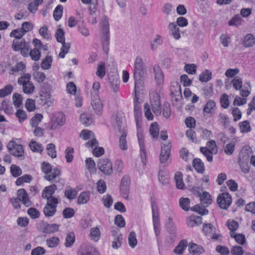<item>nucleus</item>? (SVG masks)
<instances>
[{
	"mask_svg": "<svg viewBox=\"0 0 255 255\" xmlns=\"http://www.w3.org/2000/svg\"><path fill=\"white\" fill-rule=\"evenodd\" d=\"M128 241L129 246L134 248L137 245V239L136 234L134 231L130 232L128 237Z\"/></svg>",
	"mask_w": 255,
	"mask_h": 255,
	"instance_id": "45",
	"label": "nucleus"
},
{
	"mask_svg": "<svg viewBox=\"0 0 255 255\" xmlns=\"http://www.w3.org/2000/svg\"><path fill=\"white\" fill-rule=\"evenodd\" d=\"M115 123L114 126H117L119 128L123 127L125 125V119L123 114L121 113H117L115 118Z\"/></svg>",
	"mask_w": 255,
	"mask_h": 255,
	"instance_id": "35",
	"label": "nucleus"
},
{
	"mask_svg": "<svg viewBox=\"0 0 255 255\" xmlns=\"http://www.w3.org/2000/svg\"><path fill=\"white\" fill-rule=\"evenodd\" d=\"M59 225L56 224H49L41 221L38 225V229L43 233L50 234L56 232L59 230Z\"/></svg>",
	"mask_w": 255,
	"mask_h": 255,
	"instance_id": "7",
	"label": "nucleus"
},
{
	"mask_svg": "<svg viewBox=\"0 0 255 255\" xmlns=\"http://www.w3.org/2000/svg\"><path fill=\"white\" fill-rule=\"evenodd\" d=\"M46 245L50 248H56L60 243V240L57 237H52L46 241Z\"/></svg>",
	"mask_w": 255,
	"mask_h": 255,
	"instance_id": "34",
	"label": "nucleus"
},
{
	"mask_svg": "<svg viewBox=\"0 0 255 255\" xmlns=\"http://www.w3.org/2000/svg\"><path fill=\"white\" fill-rule=\"evenodd\" d=\"M187 246V241L186 240H182L174 248L173 252L177 255H182Z\"/></svg>",
	"mask_w": 255,
	"mask_h": 255,
	"instance_id": "19",
	"label": "nucleus"
},
{
	"mask_svg": "<svg viewBox=\"0 0 255 255\" xmlns=\"http://www.w3.org/2000/svg\"><path fill=\"white\" fill-rule=\"evenodd\" d=\"M80 120L81 123L85 127H88L92 123L93 120L85 113L80 115Z\"/></svg>",
	"mask_w": 255,
	"mask_h": 255,
	"instance_id": "43",
	"label": "nucleus"
},
{
	"mask_svg": "<svg viewBox=\"0 0 255 255\" xmlns=\"http://www.w3.org/2000/svg\"><path fill=\"white\" fill-rule=\"evenodd\" d=\"M232 202V198L230 194L225 192L219 195L217 198V202L219 207L224 210L227 209Z\"/></svg>",
	"mask_w": 255,
	"mask_h": 255,
	"instance_id": "9",
	"label": "nucleus"
},
{
	"mask_svg": "<svg viewBox=\"0 0 255 255\" xmlns=\"http://www.w3.org/2000/svg\"><path fill=\"white\" fill-rule=\"evenodd\" d=\"M62 46L61 48V51L59 54V57L61 58H63L66 53L68 52V51L70 48V44L69 43H65V42L61 43Z\"/></svg>",
	"mask_w": 255,
	"mask_h": 255,
	"instance_id": "51",
	"label": "nucleus"
},
{
	"mask_svg": "<svg viewBox=\"0 0 255 255\" xmlns=\"http://www.w3.org/2000/svg\"><path fill=\"white\" fill-rule=\"evenodd\" d=\"M43 116L41 114H37L30 120L31 126L33 128H38V124L41 121Z\"/></svg>",
	"mask_w": 255,
	"mask_h": 255,
	"instance_id": "46",
	"label": "nucleus"
},
{
	"mask_svg": "<svg viewBox=\"0 0 255 255\" xmlns=\"http://www.w3.org/2000/svg\"><path fill=\"white\" fill-rule=\"evenodd\" d=\"M174 180L176 182V186L178 189H183L184 187V184L182 179V174L180 172L176 173L174 176Z\"/></svg>",
	"mask_w": 255,
	"mask_h": 255,
	"instance_id": "31",
	"label": "nucleus"
},
{
	"mask_svg": "<svg viewBox=\"0 0 255 255\" xmlns=\"http://www.w3.org/2000/svg\"><path fill=\"white\" fill-rule=\"evenodd\" d=\"M66 121V118L63 113H56L51 115V128H57L62 126Z\"/></svg>",
	"mask_w": 255,
	"mask_h": 255,
	"instance_id": "10",
	"label": "nucleus"
},
{
	"mask_svg": "<svg viewBox=\"0 0 255 255\" xmlns=\"http://www.w3.org/2000/svg\"><path fill=\"white\" fill-rule=\"evenodd\" d=\"M7 147L9 152L13 156L18 158L24 157V149L21 144H18L14 141H10Z\"/></svg>",
	"mask_w": 255,
	"mask_h": 255,
	"instance_id": "5",
	"label": "nucleus"
},
{
	"mask_svg": "<svg viewBox=\"0 0 255 255\" xmlns=\"http://www.w3.org/2000/svg\"><path fill=\"white\" fill-rule=\"evenodd\" d=\"M200 197L202 204L206 205L207 206L211 204L212 199L211 195L207 192H204Z\"/></svg>",
	"mask_w": 255,
	"mask_h": 255,
	"instance_id": "38",
	"label": "nucleus"
},
{
	"mask_svg": "<svg viewBox=\"0 0 255 255\" xmlns=\"http://www.w3.org/2000/svg\"><path fill=\"white\" fill-rule=\"evenodd\" d=\"M43 211L46 217H51L55 215L56 212V208H55V206H50L49 204H46L44 207Z\"/></svg>",
	"mask_w": 255,
	"mask_h": 255,
	"instance_id": "29",
	"label": "nucleus"
},
{
	"mask_svg": "<svg viewBox=\"0 0 255 255\" xmlns=\"http://www.w3.org/2000/svg\"><path fill=\"white\" fill-rule=\"evenodd\" d=\"M52 61L51 56H47L42 61L41 67L42 69L47 70L50 68Z\"/></svg>",
	"mask_w": 255,
	"mask_h": 255,
	"instance_id": "50",
	"label": "nucleus"
},
{
	"mask_svg": "<svg viewBox=\"0 0 255 255\" xmlns=\"http://www.w3.org/2000/svg\"><path fill=\"white\" fill-rule=\"evenodd\" d=\"M57 188V186L55 184L46 187L42 191V197L43 198H47L52 196Z\"/></svg>",
	"mask_w": 255,
	"mask_h": 255,
	"instance_id": "21",
	"label": "nucleus"
},
{
	"mask_svg": "<svg viewBox=\"0 0 255 255\" xmlns=\"http://www.w3.org/2000/svg\"><path fill=\"white\" fill-rule=\"evenodd\" d=\"M25 34V33L21 28H17L13 30L10 33L11 37H14L16 39H20L21 37Z\"/></svg>",
	"mask_w": 255,
	"mask_h": 255,
	"instance_id": "61",
	"label": "nucleus"
},
{
	"mask_svg": "<svg viewBox=\"0 0 255 255\" xmlns=\"http://www.w3.org/2000/svg\"><path fill=\"white\" fill-rule=\"evenodd\" d=\"M200 151L206 156L207 161L211 162L213 160L212 151L206 147H201L200 149Z\"/></svg>",
	"mask_w": 255,
	"mask_h": 255,
	"instance_id": "44",
	"label": "nucleus"
},
{
	"mask_svg": "<svg viewBox=\"0 0 255 255\" xmlns=\"http://www.w3.org/2000/svg\"><path fill=\"white\" fill-rule=\"evenodd\" d=\"M27 45L24 39H21L20 41L18 40H14L13 41L12 48L14 51H19Z\"/></svg>",
	"mask_w": 255,
	"mask_h": 255,
	"instance_id": "30",
	"label": "nucleus"
},
{
	"mask_svg": "<svg viewBox=\"0 0 255 255\" xmlns=\"http://www.w3.org/2000/svg\"><path fill=\"white\" fill-rule=\"evenodd\" d=\"M10 171L14 177H17L22 174L21 169L15 164H12L11 165Z\"/></svg>",
	"mask_w": 255,
	"mask_h": 255,
	"instance_id": "48",
	"label": "nucleus"
},
{
	"mask_svg": "<svg viewBox=\"0 0 255 255\" xmlns=\"http://www.w3.org/2000/svg\"><path fill=\"white\" fill-rule=\"evenodd\" d=\"M166 228L167 232L171 235H173L175 237L177 232V230L173 222L171 217H168L167 222L166 224Z\"/></svg>",
	"mask_w": 255,
	"mask_h": 255,
	"instance_id": "24",
	"label": "nucleus"
},
{
	"mask_svg": "<svg viewBox=\"0 0 255 255\" xmlns=\"http://www.w3.org/2000/svg\"><path fill=\"white\" fill-rule=\"evenodd\" d=\"M30 149L37 152H41L43 150L42 144L37 143L36 141L32 140L29 144Z\"/></svg>",
	"mask_w": 255,
	"mask_h": 255,
	"instance_id": "41",
	"label": "nucleus"
},
{
	"mask_svg": "<svg viewBox=\"0 0 255 255\" xmlns=\"http://www.w3.org/2000/svg\"><path fill=\"white\" fill-rule=\"evenodd\" d=\"M91 106L97 115H101L102 114L103 105L98 95L94 97L91 102Z\"/></svg>",
	"mask_w": 255,
	"mask_h": 255,
	"instance_id": "14",
	"label": "nucleus"
},
{
	"mask_svg": "<svg viewBox=\"0 0 255 255\" xmlns=\"http://www.w3.org/2000/svg\"><path fill=\"white\" fill-rule=\"evenodd\" d=\"M151 206L152 210V222H160L158 207L156 203L154 201H151Z\"/></svg>",
	"mask_w": 255,
	"mask_h": 255,
	"instance_id": "25",
	"label": "nucleus"
},
{
	"mask_svg": "<svg viewBox=\"0 0 255 255\" xmlns=\"http://www.w3.org/2000/svg\"><path fill=\"white\" fill-rule=\"evenodd\" d=\"M101 23L102 27L103 35H109V24L108 17L104 16Z\"/></svg>",
	"mask_w": 255,
	"mask_h": 255,
	"instance_id": "32",
	"label": "nucleus"
},
{
	"mask_svg": "<svg viewBox=\"0 0 255 255\" xmlns=\"http://www.w3.org/2000/svg\"><path fill=\"white\" fill-rule=\"evenodd\" d=\"M190 200L188 198H181L179 200V204L181 208L185 210L188 211L189 209Z\"/></svg>",
	"mask_w": 255,
	"mask_h": 255,
	"instance_id": "64",
	"label": "nucleus"
},
{
	"mask_svg": "<svg viewBox=\"0 0 255 255\" xmlns=\"http://www.w3.org/2000/svg\"><path fill=\"white\" fill-rule=\"evenodd\" d=\"M181 92V90L180 85L177 82L173 83L170 88V95L171 97H173V95Z\"/></svg>",
	"mask_w": 255,
	"mask_h": 255,
	"instance_id": "62",
	"label": "nucleus"
},
{
	"mask_svg": "<svg viewBox=\"0 0 255 255\" xmlns=\"http://www.w3.org/2000/svg\"><path fill=\"white\" fill-rule=\"evenodd\" d=\"M90 194L89 192H82L78 197L77 203L80 205L86 204L90 200Z\"/></svg>",
	"mask_w": 255,
	"mask_h": 255,
	"instance_id": "26",
	"label": "nucleus"
},
{
	"mask_svg": "<svg viewBox=\"0 0 255 255\" xmlns=\"http://www.w3.org/2000/svg\"><path fill=\"white\" fill-rule=\"evenodd\" d=\"M119 131L121 133L119 138V146L122 150H125L128 149V144L127 141V131L125 130L120 129Z\"/></svg>",
	"mask_w": 255,
	"mask_h": 255,
	"instance_id": "15",
	"label": "nucleus"
},
{
	"mask_svg": "<svg viewBox=\"0 0 255 255\" xmlns=\"http://www.w3.org/2000/svg\"><path fill=\"white\" fill-rule=\"evenodd\" d=\"M96 74L99 77L102 78H103L105 74V63L103 62H100V63L98 65L97 67V70L96 72Z\"/></svg>",
	"mask_w": 255,
	"mask_h": 255,
	"instance_id": "54",
	"label": "nucleus"
},
{
	"mask_svg": "<svg viewBox=\"0 0 255 255\" xmlns=\"http://www.w3.org/2000/svg\"><path fill=\"white\" fill-rule=\"evenodd\" d=\"M35 87L31 82L28 83L26 85H23L22 87L23 92L26 94H30L33 93Z\"/></svg>",
	"mask_w": 255,
	"mask_h": 255,
	"instance_id": "63",
	"label": "nucleus"
},
{
	"mask_svg": "<svg viewBox=\"0 0 255 255\" xmlns=\"http://www.w3.org/2000/svg\"><path fill=\"white\" fill-rule=\"evenodd\" d=\"M46 150L49 156L52 158L56 157V151L55 150V146L53 143H49L47 144Z\"/></svg>",
	"mask_w": 255,
	"mask_h": 255,
	"instance_id": "60",
	"label": "nucleus"
},
{
	"mask_svg": "<svg viewBox=\"0 0 255 255\" xmlns=\"http://www.w3.org/2000/svg\"><path fill=\"white\" fill-rule=\"evenodd\" d=\"M179 153L180 158L186 162H188L193 156L192 154L189 152L188 149L185 147L181 148L179 151Z\"/></svg>",
	"mask_w": 255,
	"mask_h": 255,
	"instance_id": "23",
	"label": "nucleus"
},
{
	"mask_svg": "<svg viewBox=\"0 0 255 255\" xmlns=\"http://www.w3.org/2000/svg\"><path fill=\"white\" fill-rule=\"evenodd\" d=\"M65 32L61 28H58L55 33V37L57 41L59 43H63L65 42Z\"/></svg>",
	"mask_w": 255,
	"mask_h": 255,
	"instance_id": "52",
	"label": "nucleus"
},
{
	"mask_svg": "<svg viewBox=\"0 0 255 255\" xmlns=\"http://www.w3.org/2000/svg\"><path fill=\"white\" fill-rule=\"evenodd\" d=\"M8 103V101L3 100L1 103V107L5 113L11 115L13 113V108L9 105Z\"/></svg>",
	"mask_w": 255,
	"mask_h": 255,
	"instance_id": "57",
	"label": "nucleus"
},
{
	"mask_svg": "<svg viewBox=\"0 0 255 255\" xmlns=\"http://www.w3.org/2000/svg\"><path fill=\"white\" fill-rule=\"evenodd\" d=\"M30 78L31 75L29 74H25L18 78L17 83L18 84L22 86L26 85L27 83L30 82Z\"/></svg>",
	"mask_w": 255,
	"mask_h": 255,
	"instance_id": "55",
	"label": "nucleus"
},
{
	"mask_svg": "<svg viewBox=\"0 0 255 255\" xmlns=\"http://www.w3.org/2000/svg\"><path fill=\"white\" fill-rule=\"evenodd\" d=\"M137 136L140 148V155L141 162L143 164L145 165L146 163V152L144 145L143 132L141 128H137Z\"/></svg>",
	"mask_w": 255,
	"mask_h": 255,
	"instance_id": "4",
	"label": "nucleus"
},
{
	"mask_svg": "<svg viewBox=\"0 0 255 255\" xmlns=\"http://www.w3.org/2000/svg\"><path fill=\"white\" fill-rule=\"evenodd\" d=\"M212 73L209 70H205L200 75L199 80L202 82H207L211 79Z\"/></svg>",
	"mask_w": 255,
	"mask_h": 255,
	"instance_id": "53",
	"label": "nucleus"
},
{
	"mask_svg": "<svg viewBox=\"0 0 255 255\" xmlns=\"http://www.w3.org/2000/svg\"><path fill=\"white\" fill-rule=\"evenodd\" d=\"M134 79V97H138L144 89V78L142 76H133Z\"/></svg>",
	"mask_w": 255,
	"mask_h": 255,
	"instance_id": "12",
	"label": "nucleus"
},
{
	"mask_svg": "<svg viewBox=\"0 0 255 255\" xmlns=\"http://www.w3.org/2000/svg\"><path fill=\"white\" fill-rule=\"evenodd\" d=\"M130 182V178L127 175L124 176L121 182L120 193L122 197L126 199L128 198Z\"/></svg>",
	"mask_w": 255,
	"mask_h": 255,
	"instance_id": "6",
	"label": "nucleus"
},
{
	"mask_svg": "<svg viewBox=\"0 0 255 255\" xmlns=\"http://www.w3.org/2000/svg\"><path fill=\"white\" fill-rule=\"evenodd\" d=\"M40 92V100L41 102H43V104L48 107L50 106L52 104L54 100L50 95L49 86L46 85V87L43 86L41 87Z\"/></svg>",
	"mask_w": 255,
	"mask_h": 255,
	"instance_id": "8",
	"label": "nucleus"
},
{
	"mask_svg": "<svg viewBox=\"0 0 255 255\" xmlns=\"http://www.w3.org/2000/svg\"><path fill=\"white\" fill-rule=\"evenodd\" d=\"M32 177L30 175L25 174L18 177L15 181V184L17 186H20L23 183H29L32 180Z\"/></svg>",
	"mask_w": 255,
	"mask_h": 255,
	"instance_id": "36",
	"label": "nucleus"
},
{
	"mask_svg": "<svg viewBox=\"0 0 255 255\" xmlns=\"http://www.w3.org/2000/svg\"><path fill=\"white\" fill-rule=\"evenodd\" d=\"M216 106V103L214 101L210 100H209L206 105L204 106L203 111L205 113L209 114L211 113L214 108Z\"/></svg>",
	"mask_w": 255,
	"mask_h": 255,
	"instance_id": "47",
	"label": "nucleus"
},
{
	"mask_svg": "<svg viewBox=\"0 0 255 255\" xmlns=\"http://www.w3.org/2000/svg\"><path fill=\"white\" fill-rule=\"evenodd\" d=\"M242 44L245 47H250L255 44V37L252 34H247L243 38Z\"/></svg>",
	"mask_w": 255,
	"mask_h": 255,
	"instance_id": "17",
	"label": "nucleus"
},
{
	"mask_svg": "<svg viewBox=\"0 0 255 255\" xmlns=\"http://www.w3.org/2000/svg\"><path fill=\"white\" fill-rule=\"evenodd\" d=\"M63 6L58 5L53 11V17L56 21H58L61 17L63 13Z\"/></svg>",
	"mask_w": 255,
	"mask_h": 255,
	"instance_id": "49",
	"label": "nucleus"
},
{
	"mask_svg": "<svg viewBox=\"0 0 255 255\" xmlns=\"http://www.w3.org/2000/svg\"><path fill=\"white\" fill-rule=\"evenodd\" d=\"M233 87L236 90H241L243 86V81L242 79L239 77H235L232 81Z\"/></svg>",
	"mask_w": 255,
	"mask_h": 255,
	"instance_id": "56",
	"label": "nucleus"
},
{
	"mask_svg": "<svg viewBox=\"0 0 255 255\" xmlns=\"http://www.w3.org/2000/svg\"><path fill=\"white\" fill-rule=\"evenodd\" d=\"M13 103L16 107H19L22 104V97L21 95L18 93H15L13 95Z\"/></svg>",
	"mask_w": 255,
	"mask_h": 255,
	"instance_id": "58",
	"label": "nucleus"
},
{
	"mask_svg": "<svg viewBox=\"0 0 255 255\" xmlns=\"http://www.w3.org/2000/svg\"><path fill=\"white\" fill-rule=\"evenodd\" d=\"M169 28L172 32V34L175 39H179L180 38L179 27L173 22L169 25Z\"/></svg>",
	"mask_w": 255,
	"mask_h": 255,
	"instance_id": "33",
	"label": "nucleus"
},
{
	"mask_svg": "<svg viewBox=\"0 0 255 255\" xmlns=\"http://www.w3.org/2000/svg\"><path fill=\"white\" fill-rule=\"evenodd\" d=\"M202 223V218L200 216H191L187 220V224L189 227H194L201 225Z\"/></svg>",
	"mask_w": 255,
	"mask_h": 255,
	"instance_id": "22",
	"label": "nucleus"
},
{
	"mask_svg": "<svg viewBox=\"0 0 255 255\" xmlns=\"http://www.w3.org/2000/svg\"><path fill=\"white\" fill-rule=\"evenodd\" d=\"M98 168L105 174L111 175L113 172L112 162L108 158H102L97 162Z\"/></svg>",
	"mask_w": 255,
	"mask_h": 255,
	"instance_id": "3",
	"label": "nucleus"
},
{
	"mask_svg": "<svg viewBox=\"0 0 255 255\" xmlns=\"http://www.w3.org/2000/svg\"><path fill=\"white\" fill-rule=\"evenodd\" d=\"M218 121L221 126L227 127L230 125L229 117L224 114H220L218 116Z\"/></svg>",
	"mask_w": 255,
	"mask_h": 255,
	"instance_id": "37",
	"label": "nucleus"
},
{
	"mask_svg": "<svg viewBox=\"0 0 255 255\" xmlns=\"http://www.w3.org/2000/svg\"><path fill=\"white\" fill-rule=\"evenodd\" d=\"M153 70L155 73V79L159 84H162L164 80V75L160 67L158 65H155L153 67Z\"/></svg>",
	"mask_w": 255,
	"mask_h": 255,
	"instance_id": "20",
	"label": "nucleus"
},
{
	"mask_svg": "<svg viewBox=\"0 0 255 255\" xmlns=\"http://www.w3.org/2000/svg\"><path fill=\"white\" fill-rule=\"evenodd\" d=\"M145 70L142 59L137 57L134 61L133 76H142Z\"/></svg>",
	"mask_w": 255,
	"mask_h": 255,
	"instance_id": "11",
	"label": "nucleus"
},
{
	"mask_svg": "<svg viewBox=\"0 0 255 255\" xmlns=\"http://www.w3.org/2000/svg\"><path fill=\"white\" fill-rule=\"evenodd\" d=\"M163 43L162 37L159 35H156L153 42H150V47L152 51L156 50L158 46L161 45Z\"/></svg>",
	"mask_w": 255,
	"mask_h": 255,
	"instance_id": "39",
	"label": "nucleus"
},
{
	"mask_svg": "<svg viewBox=\"0 0 255 255\" xmlns=\"http://www.w3.org/2000/svg\"><path fill=\"white\" fill-rule=\"evenodd\" d=\"M77 191L70 186L66 187L64 192L65 196L69 200L75 199L77 196Z\"/></svg>",
	"mask_w": 255,
	"mask_h": 255,
	"instance_id": "27",
	"label": "nucleus"
},
{
	"mask_svg": "<svg viewBox=\"0 0 255 255\" xmlns=\"http://www.w3.org/2000/svg\"><path fill=\"white\" fill-rule=\"evenodd\" d=\"M171 147L172 144L170 141L161 143L159 155V160L161 163H165L169 159Z\"/></svg>",
	"mask_w": 255,
	"mask_h": 255,
	"instance_id": "2",
	"label": "nucleus"
},
{
	"mask_svg": "<svg viewBox=\"0 0 255 255\" xmlns=\"http://www.w3.org/2000/svg\"><path fill=\"white\" fill-rule=\"evenodd\" d=\"M13 89L11 85H7L3 88L0 90V97L3 98L10 94Z\"/></svg>",
	"mask_w": 255,
	"mask_h": 255,
	"instance_id": "42",
	"label": "nucleus"
},
{
	"mask_svg": "<svg viewBox=\"0 0 255 255\" xmlns=\"http://www.w3.org/2000/svg\"><path fill=\"white\" fill-rule=\"evenodd\" d=\"M75 242V235L73 232L67 234L65 239V246L67 248L71 247Z\"/></svg>",
	"mask_w": 255,
	"mask_h": 255,
	"instance_id": "40",
	"label": "nucleus"
},
{
	"mask_svg": "<svg viewBox=\"0 0 255 255\" xmlns=\"http://www.w3.org/2000/svg\"><path fill=\"white\" fill-rule=\"evenodd\" d=\"M151 107L161 106L160 98L157 93H152L150 95Z\"/></svg>",
	"mask_w": 255,
	"mask_h": 255,
	"instance_id": "28",
	"label": "nucleus"
},
{
	"mask_svg": "<svg viewBox=\"0 0 255 255\" xmlns=\"http://www.w3.org/2000/svg\"><path fill=\"white\" fill-rule=\"evenodd\" d=\"M188 250L190 253L193 255H200L204 252L201 246L194 243L189 244Z\"/></svg>",
	"mask_w": 255,
	"mask_h": 255,
	"instance_id": "18",
	"label": "nucleus"
},
{
	"mask_svg": "<svg viewBox=\"0 0 255 255\" xmlns=\"http://www.w3.org/2000/svg\"><path fill=\"white\" fill-rule=\"evenodd\" d=\"M90 236L92 240L97 241L100 237V231L97 227L93 228L90 231Z\"/></svg>",
	"mask_w": 255,
	"mask_h": 255,
	"instance_id": "59",
	"label": "nucleus"
},
{
	"mask_svg": "<svg viewBox=\"0 0 255 255\" xmlns=\"http://www.w3.org/2000/svg\"><path fill=\"white\" fill-rule=\"evenodd\" d=\"M193 166L195 170L199 173H203L205 170L204 163L200 158H194L192 161Z\"/></svg>",
	"mask_w": 255,
	"mask_h": 255,
	"instance_id": "16",
	"label": "nucleus"
},
{
	"mask_svg": "<svg viewBox=\"0 0 255 255\" xmlns=\"http://www.w3.org/2000/svg\"><path fill=\"white\" fill-rule=\"evenodd\" d=\"M17 198L22 201V203L27 207L31 205V203L29 201L28 194L24 189H20L17 191Z\"/></svg>",
	"mask_w": 255,
	"mask_h": 255,
	"instance_id": "13",
	"label": "nucleus"
},
{
	"mask_svg": "<svg viewBox=\"0 0 255 255\" xmlns=\"http://www.w3.org/2000/svg\"><path fill=\"white\" fill-rule=\"evenodd\" d=\"M42 170L45 173V180L51 181L54 180L61 174V170L58 167L52 168L50 164L43 162L42 164Z\"/></svg>",
	"mask_w": 255,
	"mask_h": 255,
	"instance_id": "1",
	"label": "nucleus"
}]
</instances>
